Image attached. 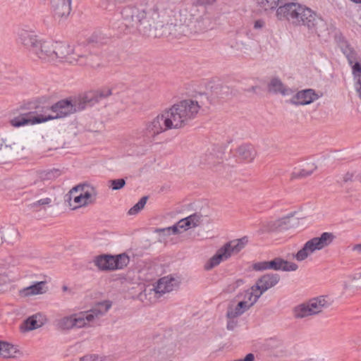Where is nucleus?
<instances>
[{
    "label": "nucleus",
    "instance_id": "obj_6",
    "mask_svg": "<svg viewBox=\"0 0 361 361\" xmlns=\"http://www.w3.org/2000/svg\"><path fill=\"white\" fill-rule=\"evenodd\" d=\"M335 236L331 233L324 232L319 237H314L307 240L303 246L293 255V258L298 262H303L311 257L317 252L328 247L334 240Z\"/></svg>",
    "mask_w": 361,
    "mask_h": 361
},
{
    "label": "nucleus",
    "instance_id": "obj_36",
    "mask_svg": "<svg viewBox=\"0 0 361 361\" xmlns=\"http://www.w3.org/2000/svg\"><path fill=\"white\" fill-rule=\"evenodd\" d=\"M257 3L261 10L269 11L277 9L280 0H257Z\"/></svg>",
    "mask_w": 361,
    "mask_h": 361
},
{
    "label": "nucleus",
    "instance_id": "obj_1",
    "mask_svg": "<svg viewBox=\"0 0 361 361\" xmlns=\"http://www.w3.org/2000/svg\"><path fill=\"white\" fill-rule=\"evenodd\" d=\"M122 24L130 34L158 37L192 36L207 30L210 19L205 6L200 2L180 10L178 13L164 8L160 2L153 6L130 5L121 11Z\"/></svg>",
    "mask_w": 361,
    "mask_h": 361
},
{
    "label": "nucleus",
    "instance_id": "obj_19",
    "mask_svg": "<svg viewBox=\"0 0 361 361\" xmlns=\"http://www.w3.org/2000/svg\"><path fill=\"white\" fill-rule=\"evenodd\" d=\"M180 284L178 278L171 275L161 278L154 288L156 293L164 294L176 290Z\"/></svg>",
    "mask_w": 361,
    "mask_h": 361
},
{
    "label": "nucleus",
    "instance_id": "obj_13",
    "mask_svg": "<svg viewBox=\"0 0 361 361\" xmlns=\"http://www.w3.org/2000/svg\"><path fill=\"white\" fill-rule=\"evenodd\" d=\"M81 45V56L73 54L75 61L73 64L78 63L79 65H88L93 68L99 66L101 59L97 54H92L90 49H87L86 42H78L75 46Z\"/></svg>",
    "mask_w": 361,
    "mask_h": 361
},
{
    "label": "nucleus",
    "instance_id": "obj_21",
    "mask_svg": "<svg viewBox=\"0 0 361 361\" xmlns=\"http://www.w3.org/2000/svg\"><path fill=\"white\" fill-rule=\"evenodd\" d=\"M312 315L321 313L329 308L331 304V299L326 295H320L307 300Z\"/></svg>",
    "mask_w": 361,
    "mask_h": 361
},
{
    "label": "nucleus",
    "instance_id": "obj_25",
    "mask_svg": "<svg viewBox=\"0 0 361 361\" xmlns=\"http://www.w3.org/2000/svg\"><path fill=\"white\" fill-rule=\"evenodd\" d=\"M54 16L58 18L68 16L71 11V0H51Z\"/></svg>",
    "mask_w": 361,
    "mask_h": 361
},
{
    "label": "nucleus",
    "instance_id": "obj_14",
    "mask_svg": "<svg viewBox=\"0 0 361 361\" xmlns=\"http://www.w3.org/2000/svg\"><path fill=\"white\" fill-rule=\"evenodd\" d=\"M278 226H298L311 224V217L305 216L302 212L294 211L279 218L276 221Z\"/></svg>",
    "mask_w": 361,
    "mask_h": 361
},
{
    "label": "nucleus",
    "instance_id": "obj_17",
    "mask_svg": "<svg viewBox=\"0 0 361 361\" xmlns=\"http://www.w3.org/2000/svg\"><path fill=\"white\" fill-rule=\"evenodd\" d=\"M300 4L288 2L279 6L276 11V17L279 20H287L293 23Z\"/></svg>",
    "mask_w": 361,
    "mask_h": 361
},
{
    "label": "nucleus",
    "instance_id": "obj_20",
    "mask_svg": "<svg viewBox=\"0 0 361 361\" xmlns=\"http://www.w3.org/2000/svg\"><path fill=\"white\" fill-rule=\"evenodd\" d=\"M48 290L47 282L42 281L21 288L18 292V295L21 298H31L36 295H44Z\"/></svg>",
    "mask_w": 361,
    "mask_h": 361
},
{
    "label": "nucleus",
    "instance_id": "obj_34",
    "mask_svg": "<svg viewBox=\"0 0 361 361\" xmlns=\"http://www.w3.org/2000/svg\"><path fill=\"white\" fill-rule=\"evenodd\" d=\"M316 169L317 166L314 164H312L307 168L295 170L290 173V178L291 180L305 178L311 176Z\"/></svg>",
    "mask_w": 361,
    "mask_h": 361
},
{
    "label": "nucleus",
    "instance_id": "obj_43",
    "mask_svg": "<svg viewBox=\"0 0 361 361\" xmlns=\"http://www.w3.org/2000/svg\"><path fill=\"white\" fill-rule=\"evenodd\" d=\"M109 183L114 190H120L126 185V180L123 178L111 180Z\"/></svg>",
    "mask_w": 361,
    "mask_h": 361
},
{
    "label": "nucleus",
    "instance_id": "obj_29",
    "mask_svg": "<svg viewBox=\"0 0 361 361\" xmlns=\"http://www.w3.org/2000/svg\"><path fill=\"white\" fill-rule=\"evenodd\" d=\"M269 90L275 93L279 92L283 95H289L293 93L290 88H286L278 78H273L269 85Z\"/></svg>",
    "mask_w": 361,
    "mask_h": 361
},
{
    "label": "nucleus",
    "instance_id": "obj_26",
    "mask_svg": "<svg viewBox=\"0 0 361 361\" xmlns=\"http://www.w3.org/2000/svg\"><path fill=\"white\" fill-rule=\"evenodd\" d=\"M222 152L216 148L209 149L200 157V164L209 166H215L222 161Z\"/></svg>",
    "mask_w": 361,
    "mask_h": 361
},
{
    "label": "nucleus",
    "instance_id": "obj_30",
    "mask_svg": "<svg viewBox=\"0 0 361 361\" xmlns=\"http://www.w3.org/2000/svg\"><path fill=\"white\" fill-rule=\"evenodd\" d=\"M293 315L296 319L313 316L307 301L295 306L293 309Z\"/></svg>",
    "mask_w": 361,
    "mask_h": 361
},
{
    "label": "nucleus",
    "instance_id": "obj_48",
    "mask_svg": "<svg viewBox=\"0 0 361 361\" xmlns=\"http://www.w3.org/2000/svg\"><path fill=\"white\" fill-rule=\"evenodd\" d=\"M228 90H229L228 87H227V86L222 87H221L222 93L221 94V97H223V96H224V95H227V94H228Z\"/></svg>",
    "mask_w": 361,
    "mask_h": 361
},
{
    "label": "nucleus",
    "instance_id": "obj_7",
    "mask_svg": "<svg viewBox=\"0 0 361 361\" xmlns=\"http://www.w3.org/2000/svg\"><path fill=\"white\" fill-rule=\"evenodd\" d=\"M111 302L104 300L97 303L92 309L75 313L76 328H88L93 326L97 321L111 308Z\"/></svg>",
    "mask_w": 361,
    "mask_h": 361
},
{
    "label": "nucleus",
    "instance_id": "obj_32",
    "mask_svg": "<svg viewBox=\"0 0 361 361\" xmlns=\"http://www.w3.org/2000/svg\"><path fill=\"white\" fill-rule=\"evenodd\" d=\"M283 259L276 258L270 262H262L255 265V269L258 270L274 269L282 270Z\"/></svg>",
    "mask_w": 361,
    "mask_h": 361
},
{
    "label": "nucleus",
    "instance_id": "obj_44",
    "mask_svg": "<svg viewBox=\"0 0 361 361\" xmlns=\"http://www.w3.org/2000/svg\"><path fill=\"white\" fill-rule=\"evenodd\" d=\"M157 231L160 232L164 235H176L179 233L178 227H166Z\"/></svg>",
    "mask_w": 361,
    "mask_h": 361
},
{
    "label": "nucleus",
    "instance_id": "obj_47",
    "mask_svg": "<svg viewBox=\"0 0 361 361\" xmlns=\"http://www.w3.org/2000/svg\"><path fill=\"white\" fill-rule=\"evenodd\" d=\"M353 173H352V172H347L343 176V181L345 182V183L348 182V181H351L353 180Z\"/></svg>",
    "mask_w": 361,
    "mask_h": 361
},
{
    "label": "nucleus",
    "instance_id": "obj_10",
    "mask_svg": "<svg viewBox=\"0 0 361 361\" xmlns=\"http://www.w3.org/2000/svg\"><path fill=\"white\" fill-rule=\"evenodd\" d=\"M238 299L237 304H232L228 307L227 316L229 318H235L241 315L257 301L248 290L238 295Z\"/></svg>",
    "mask_w": 361,
    "mask_h": 361
},
{
    "label": "nucleus",
    "instance_id": "obj_40",
    "mask_svg": "<svg viewBox=\"0 0 361 361\" xmlns=\"http://www.w3.org/2000/svg\"><path fill=\"white\" fill-rule=\"evenodd\" d=\"M148 197L147 196L142 197L137 203H136L128 211V214L133 215L137 214L141 211L147 203Z\"/></svg>",
    "mask_w": 361,
    "mask_h": 361
},
{
    "label": "nucleus",
    "instance_id": "obj_42",
    "mask_svg": "<svg viewBox=\"0 0 361 361\" xmlns=\"http://www.w3.org/2000/svg\"><path fill=\"white\" fill-rule=\"evenodd\" d=\"M298 269V265L293 262L283 259L282 271H295Z\"/></svg>",
    "mask_w": 361,
    "mask_h": 361
},
{
    "label": "nucleus",
    "instance_id": "obj_18",
    "mask_svg": "<svg viewBox=\"0 0 361 361\" xmlns=\"http://www.w3.org/2000/svg\"><path fill=\"white\" fill-rule=\"evenodd\" d=\"M319 95L313 89H306L298 91L290 99V103L296 106L307 105L318 99Z\"/></svg>",
    "mask_w": 361,
    "mask_h": 361
},
{
    "label": "nucleus",
    "instance_id": "obj_8",
    "mask_svg": "<svg viewBox=\"0 0 361 361\" xmlns=\"http://www.w3.org/2000/svg\"><path fill=\"white\" fill-rule=\"evenodd\" d=\"M247 243V239L244 237L240 239L231 240L226 243L224 247L218 250L216 253L206 262L204 269L209 270L216 267L221 262L228 259L232 255L240 252Z\"/></svg>",
    "mask_w": 361,
    "mask_h": 361
},
{
    "label": "nucleus",
    "instance_id": "obj_41",
    "mask_svg": "<svg viewBox=\"0 0 361 361\" xmlns=\"http://www.w3.org/2000/svg\"><path fill=\"white\" fill-rule=\"evenodd\" d=\"M72 199H73V202L75 203V205L72 204L71 206L72 209H75L78 207L87 205L86 200H85L81 193L79 195H76V193L72 195Z\"/></svg>",
    "mask_w": 361,
    "mask_h": 361
},
{
    "label": "nucleus",
    "instance_id": "obj_39",
    "mask_svg": "<svg viewBox=\"0 0 361 361\" xmlns=\"http://www.w3.org/2000/svg\"><path fill=\"white\" fill-rule=\"evenodd\" d=\"M104 39V37L102 35L101 33L94 32L87 40L83 41L82 42H86L87 43V49H90V46L91 44H102Z\"/></svg>",
    "mask_w": 361,
    "mask_h": 361
},
{
    "label": "nucleus",
    "instance_id": "obj_24",
    "mask_svg": "<svg viewBox=\"0 0 361 361\" xmlns=\"http://www.w3.org/2000/svg\"><path fill=\"white\" fill-rule=\"evenodd\" d=\"M180 221H183V224H179V226H204L214 224V220L211 217L207 215H203L200 212L181 218Z\"/></svg>",
    "mask_w": 361,
    "mask_h": 361
},
{
    "label": "nucleus",
    "instance_id": "obj_49",
    "mask_svg": "<svg viewBox=\"0 0 361 361\" xmlns=\"http://www.w3.org/2000/svg\"><path fill=\"white\" fill-rule=\"evenodd\" d=\"M353 250L361 252V244L356 245L353 247Z\"/></svg>",
    "mask_w": 361,
    "mask_h": 361
},
{
    "label": "nucleus",
    "instance_id": "obj_35",
    "mask_svg": "<svg viewBox=\"0 0 361 361\" xmlns=\"http://www.w3.org/2000/svg\"><path fill=\"white\" fill-rule=\"evenodd\" d=\"M74 314L62 317L58 321V327L63 330H69L76 328Z\"/></svg>",
    "mask_w": 361,
    "mask_h": 361
},
{
    "label": "nucleus",
    "instance_id": "obj_23",
    "mask_svg": "<svg viewBox=\"0 0 361 361\" xmlns=\"http://www.w3.org/2000/svg\"><path fill=\"white\" fill-rule=\"evenodd\" d=\"M23 356L18 345L0 340V358L17 359Z\"/></svg>",
    "mask_w": 361,
    "mask_h": 361
},
{
    "label": "nucleus",
    "instance_id": "obj_4",
    "mask_svg": "<svg viewBox=\"0 0 361 361\" xmlns=\"http://www.w3.org/2000/svg\"><path fill=\"white\" fill-rule=\"evenodd\" d=\"M82 97L75 100L62 99L44 110V114L35 115L34 112L21 114L10 121L13 127L19 128L25 125H34L50 120L65 118L77 111L85 109Z\"/></svg>",
    "mask_w": 361,
    "mask_h": 361
},
{
    "label": "nucleus",
    "instance_id": "obj_12",
    "mask_svg": "<svg viewBox=\"0 0 361 361\" xmlns=\"http://www.w3.org/2000/svg\"><path fill=\"white\" fill-rule=\"evenodd\" d=\"M279 281V276L277 274H266L262 276L248 290L252 295L258 298L268 289L276 285Z\"/></svg>",
    "mask_w": 361,
    "mask_h": 361
},
{
    "label": "nucleus",
    "instance_id": "obj_37",
    "mask_svg": "<svg viewBox=\"0 0 361 361\" xmlns=\"http://www.w3.org/2000/svg\"><path fill=\"white\" fill-rule=\"evenodd\" d=\"M180 219L181 218L177 216V214L169 212L163 216L161 223L171 226H179V224H183V221H180Z\"/></svg>",
    "mask_w": 361,
    "mask_h": 361
},
{
    "label": "nucleus",
    "instance_id": "obj_15",
    "mask_svg": "<svg viewBox=\"0 0 361 361\" xmlns=\"http://www.w3.org/2000/svg\"><path fill=\"white\" fill-rule=\"evenodd\" d=\"M78 192H80L85 200H86L87 204L93 203L96 200L97 193L94 188L90 186L88 184H80L73 187L67 195V201L68 202L70 207L72 206V195L77 193Z\"/></svg>",
    "mask_w": 361,
    "mask_h": 361
},
{
    "label": "nucleus",
    "instance_id": "obj_28",
    "mask_svg": "<svg viewBox=\"0 0 361 361\" xmlns=\"http://www.w3.org/2000/svg\"><path fill=\"white\" fill-rule=\"evenodd\" d=\"M236 154L238 158L243 159L247 161H252L256 154V150L255 147L251 145H242L236 149Z\"/></svg>",
    "mask_w": 361,
    "mask_h": 361
},
{
    "label": "nucleus",
    "instance_id": "obj_11",
    "mask_svg": "<svg viewBox=\"0 0 361 361\" xmlns=\"http://www.w3.org/2000/svg\"><path fill=\"white\" fill-rule=\"evenodd\" d=\"M23 149L24 146L20 140L0 136V163L13 155L19 154Z\"/></svg>",
    "mask_w": 361,
    "mask_h": 361
},
{
    "label": "nucleus",
    "instance_id": "obj_50",
    "mask_svg": "<svg viewBox=\"0 0 361 361\" xmlns=\"http://www.w3.org/2000/svg\"><path fill=\"white\" fill-rule=\"evenodd\" d=\"M67 289H68V288H67L66 286H63V290L64 291L67 290Z\"/></svg>",
    "mask_w": 361,
    "mask_h": 361
},
{
    "label": "nucleus",
    "instance_id": "obj_33",
    "mask_svg": "<svg viewBox=\"0 0 361 361\" xmlns=\"http://www.w3.org/2000/svg\"><path fill=\"white\" fill-rule=\"evenodd\" d=\"M341 49L343 53L345 54V56L348 59L349 64L352 67L354 64H355V63H359V61L357 60V53L353 49V48L350 47V45L348 43H347L346 42L341 43Z\"/></svg>",
    "mask_w": 361,
    "mask_h": 361
},
{
    "label": "nucleus",
    "instance_id": "obj_9",
    "mask_svg": "<svg viewBox=\"0 0 361 361\" xmlns=\"http://www.w3.org/2000/svg\"><path fill=\"white\" fill-rule=\"evenodd\" d=\"M130 262L128 256L126 254L118 255H104L96 257L95 264L102 270H116L126 267Z\"/></svg>",
    "mask_w": 361,
    "mask_h": 361
},
{
    "label": "nucleus",
    "instance_id": "obj_5",
    "mask_svg": "<svg viewBox=\"0 0 361 361\" xmlns=\"http://www.w3.org/2000/svg\"><path fill=\"white\" fill-rule=\"evenodd\" d=\"M295 26H304L312 33L320 36L322 30L326 27L324 21L315 12L307 6L300 4L292 23Z\"/></svg>",
    "mask_w": 361,
    "mask_h": 361
},
{
    "label": "nucleus",
    "instance_id": "obj_27",
    "mask_svg": "<svg viewBox=\"0 0 361 361\" xmlns=\"http://www.w3.org/2000/svg\"><path fill=\"white\" fill-rule=\"evenodd\" d=\"M250 43L251 41L248 37L238 34L231 44V47L240 54L248 55L251 51Z\"/></svg>",
    "mask_w": 361,
    "mask_h": 361
},
{
    "label": "nucleus",
    "instance_id": "obj_2",
    "mask_svg": "<svg viewBox=\"0 0 361 361\" xmlns=\"http://www.w3.org/2000/svg\"><path fill=\"white\" fill-rule=\"evenodd\" d=\"M209 98L200 94L192 99H184L166 109L146 123L139 139L144 144L153 142L155 137L168 130L183 128L194 119L199 111L209 104Z\"/></svg>",
    "mask_w": 361,
    "mask_h": 361
},
{
    "label": "nucleus",
    "instance_id": "obj_45",
    "mask_svg": "<svg viewBox=\"0 0 361 361\" xmlns=\"http://www.w3.org/2000/svg\"><path fill=\"white\" fill-rule=\"evenodd\" d=\"M103 357L98 355H86L80 358V361H104Z\"/></svg>",
    "mask_w": 361,
    "mask_h": 361
},
{
    "label": "nucleus",
    "instance_id": "obj_16",
    "mask_svg": "<svg viewBox=\"0 0 361 361\" xmlns=\"http://www.w3.org/2000/svg\"><path fill=\"white\" fill-rule=\"evenodd\" d=\"M113 94L112 89L108 87H104L97 90L90 92L82 96V102L85 107L87 106H92L102 101V99L108 98Z\"/></svg>",
    "mask_w": 361,
    "mask_h": 361
},
{
    "label": "nucleus",
    "instance_id": "obj_3",
    "mask_svg": "<svg viewBox=\"0 0 361 361\" xmlns=\"http://www.w3.org/2000/svg\"><path fill=\"white\" fill-rule=\"evenodd\" d=\"M18 35L20 43L44 63H73L75 59L73 54H82L81 45L71 46L66 42L44 39L33 30L22 29Z\"/></svg>",
    "mask_w": 361,
    "mask_h": 361
},
{
    "label": "nucleus",
    "instance_id": "obj_51",
    "mask_svg": "<svg viewBox=\"0 0 361 361\" xmlns=\"http://www.w3.org/2000/svg\"><path fill=\"white\" fill-rule=\"evenodd\" d=\"M180 228H184V231H186L185 227L181 226V227H180Z\"/></svg>",
    "mask_w": 361,
    "mask_h": 361
},
{
    "label": "nucleus",
    "instance_id": "obj_38",
    "mask_svg": "<svg viewBox=\"0 0 361 361\" xmlns=\"http://www.w3.org/2000/svg\"><path fill=\"white\" fill-rule=\"evenodd\" d=\"M51 203V199L50 197H45L30 204L29 207L31 209L39 211L42 208H44L45 206L49 205Z\"/></svg>",
    "mask_w": 361,
    "mask_h": 361
},
{
    "label": "nucleus",
    "instance_id": "obj_22",
    "mask_svg": "<svg viewBox=\"0 0 361 361\" xmlns=\"http://www.w3.org/2000/svg\"><path fill=\"white\" fill-rule=\"evenodd\" d=\"M47 322L45 315L41 313L35 314L27 318L20 325V329L23 332H27L40 328Z\"/></svg>",
    "mask_w": 361,
    "mask_h": 361
},
{
    "label": "nucleus",
    "instance_id": "obj_46",
    "mask_svg": "<svg viewBox=\"0 0 361 361\" xmlns=\"http://www.w3.org/2000/svg\"><path fill=\"white\" fill-rule=\"evenodd\" d=\"M265 25V22L263 20H257L254 23V28L255 30H261L262 29Z\"/></svg>",
    "mask_w": 361,
    "mask_h": 361
},
{
    "label": "nucleus",
    "instance_id": "obj_31",
    "mask_svg": "<svg viewBox=\"0 0 361 361\" xmlns=\"http://www.w3.org/2000/svg\"><path fill=\"white\" fill-rule=\"evenodd\" d=\"M353 75L356 94L361 99V64L360 63H355L353 66Z\"/></svg>",
    "mask_w": 361,
    "mask_h": 361
}]
</instances>
